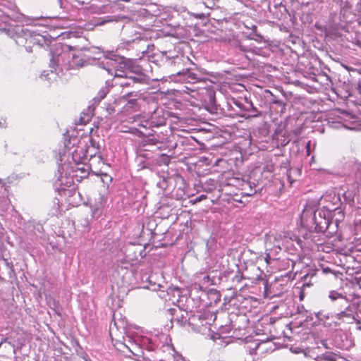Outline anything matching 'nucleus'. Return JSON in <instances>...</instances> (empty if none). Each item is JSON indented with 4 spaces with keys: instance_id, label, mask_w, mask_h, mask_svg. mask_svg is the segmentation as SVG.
<instances>
[{
    "instance_id": "nucleus-33",
    "label": "nucleus",
    "mask_w": 361,
    "mask_h": 361,
    "mask_svg": "<svg viewBox=\"0 0 361 361\" xmlns=\"http://www.w3.org/2000/svg\"><path fill=\"white\" fill-rule=\"evenodd\" d=\"M360 94H361V88H360Z\"/></svg>"
},
{
    "instance_id": "nucleus-34",
    "label": "nucleus",
    "mask_w": 361,
    "mask_h": 361,
    "mask_svg": "<svg viewBox=\"0 0 361 361\" xmlns=\"http://www.w3.org/2000/svg\"><path fill=\"white\" fill-rule=\"evenodd\" d=\"M359 329H361V326Z\"/></svg>"
},
{
    "instance_id": "nucleus-18",
    "label": "nucleus",
    "mask_w": 361,
    "mask_h": 361,
    "mask_svg": "<svg viewBox=\"0 0 361 361\" xmlns=\"http://www.w3.org/2000/svg\"><path fill=\"white\" fill-rule=\"evenodd\" d=\"M173 361H185V360L180 355L177 354L173 355Z\"/></svg>"
},
{
    "instance_id": "nucleus-29",
    "label": "nucleus",
    "mask_w": 361,
    "mask_h": 361,
    "mask_svg": "<svg viewBox=\"0 0 361 361\" xmlns=\"http://www.w3.org/2000/svg\"><path fill=\"white\" fill-rule=\"evenodd\" d=\"M78 169H79V170H82V171H83L86 172V170H85V169H84V168H78Z\"/></svg>"
},
{
    "instance_id": "nucleus-2",
    "label": "nucleus",
    "mask_w": 361,
    "mask_h": 361,
    "mask_svg": "<svg viewBox=\"0 0 361 361\" xmlns=\"http://www.w3.org/2000/svg\"><path fill=\"white\" fill-rule=\"evenodd\" d=\"M98 153H99L98 146H96L95 142L92 140L91 145L85 149L81 147H77L72 152V159L75 164H78L85 160L96 157Z\"/></svg>"
},
{
    "instance_id": "nucleus-15",
    "label": "nucleus",
    "mask_w": 361,
    "mask_h": 361,
    "mask_svg": "<svg viewBox=\"0 0 361 361\" xmlns=\"http://www.w3.org/2000/svg\"><path fill=\"white\" fill-rule=\"evenodd\" d=\"M315 317L317 318L319 322L325 324L326 320L329 318V314H325L324 312H318L315 313Z\"/></svg>"
},
{
    "instance_id": "nucleus-3",
    "label": "nucleus",
    "mask_w": 361,
    "mask_h": 361,
    "mask_svg": "<svg viewBox=\"0 0 361 361\" xmlns=\"http://www.w3.org/2000/svg\"><path fill=\"white\" fill-rule=\"evenodd\" d=\"M252 345L254 346H249L250 354L255 353V354L263 355L265 352L272 350V343L269 341L254 342Z\"/></svg>"
},
{
    "instance_id": "nucleus-31",
    "label": "nucleus",
    "mask_w": 361,
    "mask_h": 361,
    "mask_svg": "<svg viewBox=\"0 0 361 361\" xmlns=\"http://www.w3.org/2000/svg\"><path fill=\"white\" fill-rule=\"evenodd\" d=\"M149 140L150 142H153V144H154V143H155V142H154L153 139H150V140Z\"/></svg>"
},
{
    "instance_id": "nucleus-7",
    "label": "nucleus",
    "mask_w": 361,
    "mask_h": 361,
    "mask_svg": "<svg viewBox=\"0 0 361 361\" xmlns=\"http://www.w3.org/2000/svg\"><path fill=\"white\" fill-rule=\"evenodd\" d=\"M343 307H342V310L346 312L347 313H351L355 315H357V311L359 307L358 302H350L348 298L343 300Z\"/></svg>"
},
{
    "instance_id": "nucleus-11",
    "label": "nucleus",
    "mask_w": 361,
    "mask_h": 361,
    "mask_svg": "<svg viewBox=\"0 0 361 361\" xmlns=\"http://www.w3.org/2000/svg\"><path fill=\"white\" fill-rule=\"evenodd\" d=\"M66 55L69 56V54L63 53V54H59L57 56H54L53 54L51 52H50V56H51V63L49 64V66L54 68L55 66H60V60L61 59H63Z\"/></svg>"
},
{
    "instance_id": "nucleus-22",
    "label": "nucleus",
    "mask_w": 361,
    "mask_h": 361,
    "mask_svg": "<svg viewBox=\"0 0 361 361\" xmlns=\"http://www.w3.org/2000/svg\"><path fill=\"white\" fill-rule=\"evenodd\" d=\"M335 306H336L338 307V310H341L342 309V307H343V302L340 301V300H337L335 303Z\"/></svg>"
},
{
    "instance_id": "nucleus-4",
    "label": "nucleus",
    "mask_w": 361,
    "mask_h": 361,
    "mask_svg": "<svg viewBox=\"0 0 361 361\" xmlns=\"http://www.w3.org/2000/svg\"><path fill=\"white\" fill-rule=\"evenodd\" d=\"M63 69H44L40 74V79L47 81L48 83L56 81L60 77V74L63 73Z\"/></svg>"
},
{
    "instance_id": "nucleus-28",
    "label": "nucleus",
    "mask_w": 361,
    "mask_h": 361,
    "mask_svg": "<svg viewBox=\"0 0 361 361\" xmlns=\"http://www.w3.org/2000/svg\"><path fill=\"white\" fill-rule=\"evenodd\" d=\"M115 69H108L109 72L111 73V74H113V72L112 71H114Z\"/></svg>"
},
{
    "instance_id": "nucleus-16",
    "label": "nucleus",
    "mask_w": 361,
    "mask_h": 361,
    "mask_svg": "<svg viewBox=\"0 0 361 361\" xmlns=\"http://www.w3.org/2000/svg\"><path fill=\"white\" fill-rule=\"evenodd\" d=\"M355 234H361V219H355L354 221Z\"/></svg>"
},
{
    "instance_id": "nucleus-32",
    "label": "nucleus",
    "mask_w": 361,
    "mask_h": 361,
    "mask_svg": "<svg viewBox=\"0 0 361 361\" xmlns=\"http://www.w3.org/2000/svg\"><path fill=\"white\" fill-rule=\"evenodd\" d=\"M334 198H335V199H336V200H338V199H339V197H336V196H335V197H334Z\"/></svg>"
},
{
    "instance_id": "nucleus-5",
    "label": "nucleus",
    "mask_w": 361,
    "mask_h": 361,
    "mask_svg": "<svg viewBox=\"0 0 361 361\" xmlns=\"http://www.w3.org/2000/svg\"><path fill=\"white\" fill-rule=\"evenodd\" d=\"M359 184L355 183L351 189H348L343 194V196L345 199V201L348 202L350 205L353 204L355 203V198L358 195L359 190Z\"/></svg>"
},
{
    "instance_id": "nucleus-23",
    "label": "nucleus",
    "mask_w": 361,
    "mask_h": 361,
    "mask_svg": "<svg viewBox=\"0 0 361 361\" xmlns=\"http://www.w3.org/2000/svg\"><path fill=\"white\" fill-rule=\"evenodd\" d=\"M310 147H311V140L308 141L306 145V152L307 155H310Z\"/></svg>"
},
{
    "instance_id": "nucleus-13",
    "label": "nucleus",
    "mask_w": 361,
    "mask_h": 361,
    "mask_svg": "<svg viewBox=\"0 0 361 361\" xmlns=\"http://www.w3.org/2000/svg\"><path fill=\"white\" fill-rule=\"evenodd\" d=\"M92 114L89 111L88 113H82L79 119V123L85 125L92 118Z\"/></svg>"
},
{
    "instance_id": "nucleus-1",
    "label": "nucleus",
    "mask_w": 361,
    "mask_h": 361,
    "mask_svg": "<svg viewBox=\"0 0 361 361\" xmlns=\"http://www.w3.org/2000/svg\"><path fill=\"white\" fill-rule=\"evenodd\" d=\"M300 233L305 239L311 238V233H320L324 231L327 228V219L322 216V212H317L312 207H305L300 216Z\"/></svg>"
},
{
    "instance_id": "nucleus-30",
    "label": "nucleus",
    "mask_w": 361,
    "mask_h": 361,
    "mask_svg": "<svg viewBox=\"0 0 361 361\" xmlns=\"http://www.w3.org/2000/svg\"><path fill=\"white\" fill-rule=\"evenodd\" d=\"M189 70H190V69H187V71H186L185 74H187V75H189V74H190Z\"/></svg>"
},
{
    "instance_id": "nucleus-6",
    "label": "nucleus",
    "mask_w": 361,
    "mask_h": 361,
    "mask_svg": "<svg viewBox=\"0 0 361 361\" xmlns=\"http://www.w3.org/2000/svg\"><path fill=\"white\" fill-rule=\"evenodd\" d=\"M87 65L86 56L82 52L73 54L71 61L69 62V66L71 68L82 67Z\"/></svg>"
},
{
    "instance_id": "nucleus-8",
    "label": "nucleus",
    "mask_w": 361,
    "mask_h": 361,
    "mask_svg": "<svg viewBox=\"0 0 361 361\" xmlns=\"http://www.w3.org/2000/svg\"><path fill=\"white\" fill-rule=\"evenodd\" d=\"M114 61L119 65V68H134L135 61L124 56H116Z\"/></svg>"
},
{
    "instance_id": "nucleus-19",
    "label": "nucleus",
    "mask_w": 361,
    "mask_h": 361,
    "mask_svg": "<svg viewBox=\"0 0 361 361\" xmlns=\"http://www.w3.org/2000/svg\"><path fill=\"white\" fill-rule=\"evenodd\" d=\"M7 126L6 121L5 118L0 119V128H5Z\"/></svg>"
},
{
    "instance_id": "nucleus-21",
    "label": "nucleus",
    "mask_w": 361,
    "mask_h": 361,
    "mask_svg": "<svg viewBox=\"0 0 361 361\" xmlns=\"http://www.w3.org/2000/svg\"><path fill=\"white\" fill-rule=\"evenodd\" d=\"M274 169V166L272 164H267L264 168V171H267L271 172Z\"/></svg>"
},
{
    "instance_id": "nucleus-12",
    "label": "nucleus",
    "mask_w": 361,
    "mask_h": 361,
    "mask_svg": "<svg viewBox=\"0 0 361 361\" xmlns=\"http://www.w3.org/2000/svg\"><path fill=\"white\" fill-rule=\"evenodd\" d=\"M339 358L340 357L336 353L329 352L323 354L321 357H318L317 360L320 361V360H324L326 361H338Z\"/></svg>"
},
{
    "instance_id": "nucleus-24",
    "label": "nucleus",
    "mask_w": 361,
    "mask_h": 361,
    "mask_svg": "<svg viewBox=\"0 0 361 361\" xmlns=\"http://www.w3.org/2000/svg\"><path fill=\"white\" fill-rule=\"evenodd\" d=\"M106 96V91L104 90H101L99 92V99H102L105 97Z\"/></svg>"
},
{
    "instance_id": "nucleus-27",
    "label": "nucleus",
    "mask_w": 361,
    "mask_h": 361,
    "mask_svg": "<svg viewBox=\"0 0 361 361\" xmlns=\"http://www.w3.org/2000/svg\"><path fill=\"white\" fill-rule=\"evenodd\" d=\"M322 345L326 348H329V347L326 345V341H322Z\"/></svg>"
},
{
    "instance_id": "nucleus-17",
    "label": "nucleus",
    "mask_w": 361,
    "mask_h": 361,
    "mask_svg": "<svg viewBox=\"0 0 361 361\" xmlns=\"http://www.w3.org/2000/svg\"><path fill=\"white\" fill-rule=\"evenodd\" d=\"M149 345L147 346L149 350H154L156 348L159 346V344L157 343V341L153 338L148 339Z\"/></svg>"
},
{
    "instance_id": "nucleus-20",
    "label": "nucleus",
    "mask_w": 361,
    "mask_h": 361,
    "mask_svg": "<svg viewBox=\"0 0 361 361\" xmlns=\"http://www.w3.org/2000/svg\"><path fill=\"white\" fill-rule=\"evenodd\" d=\"M66 167V164H62L61 166H59V172L60 173V178H62L63 171L65 170Z\"/></svg>"
},
{
    "instance_id": "nucleus-25",
    "label": "nucleus",
    "mask_w": 361,
    "mask_h": 361,
    "mask_svg": "<svg viewBox=\"0 0 361 361\" xmlns=\"http://www.w3.org/2000/svg\"><path fill=\"white\" fill-rule=\"evenodd\" d=\"M203 281L204 282H208L209 281V276L208 275H206L203 277Z\"/></svg>"
},
{
    "instance_id": "nucleus-10",
    "label": "nucleus",
    "mask_w": 361,
    "mask_h": 361,
    "mask_svg": "<svg viewBox=\"0 0 361 361\" xmlns=\"http://www.w3.org/2000/svg\"><path fill=\"white\" fill-rule=\"evenodd\" d=\"M328 296H329V298L332 302H335L337 300H340L341 302H343V300H345L347 298L346 295H345L342 293H339L338 291L335 290H330L329 292V295Z\"/></svg>"
},
{
    "instance_id": "nucleus-26",
    "label": "nucleus",
    "mask_w": 361,
    "mask_h": 361,
    "mask_svg": "<svg viewBox=\"0 0 361 361\" xmlns=\"http://www.w3.org/2000/svg\"><path fill=\"white\" fill-rule=\"evenodd\" d=\"M169 312H171V314L172 315H173V314H174V313L177 312V310H176V309H175V308H171V309H170V310H169Z\"/></svg>"
},
{
    "instance_id": "nucleus-9",
    "label": "nucleus",
    "mask_w": 361,
    "mask_h": 361,
    "mask_svg": "<svg viewBox=\"0 0 361 361\" xmlns=\"http://www.w3.org/2000/svg\"><path fill=\"white\" fill-rule=\"evenodd\" d=\"M335 317L339 320H343L345 319H353L357 323H360V321L356 318V315L351 313H347L346 312L343 311L342 309L339 310L338 312L335 314Z\"/></svg>"
},
{
    "instance_id": "nucleus-14",
    "label": "nucleus",
    "mask_w": 361,
    "mask_h": 361,
    "mask_svg": "<svg viewBox=\"0 0 361 361\" xmlns=\"http://www.w3.org/2000/svg\"><path fill=\"white\" fill-rule=\"evenodd\" d=\"M137 107V99H129L125 106V109L127 110H128V109L136 110Z\"/></svg>"
}]
</instances>
